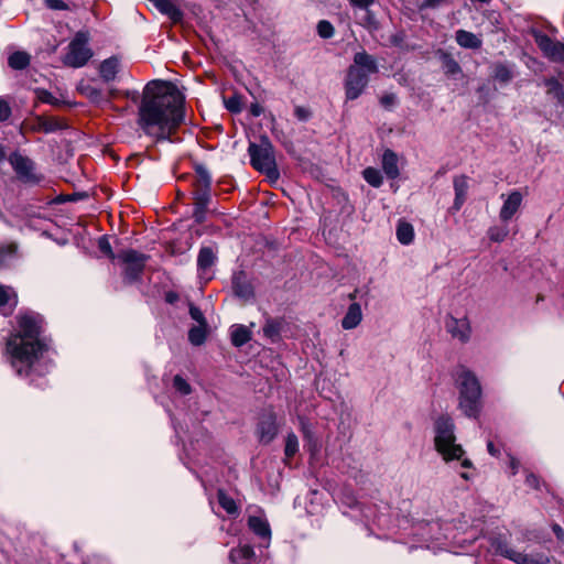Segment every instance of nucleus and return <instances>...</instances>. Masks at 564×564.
Segmentation results:
<instances>
[{
	"mask_svg": "<svg viewBox=\"0 0 564 564\" xmlns=\"http://www.w3.org/2000/svg\"><path fill=\"white\" fill-rule=\"evenodd\" d=\"M184 121V97L171 83L153 80L143 89L137 124L154 142L169 140Z\"/></svg>",
	"mask_w": 564,
	"mask_h": 564,
	"instance_id": "f257e3e1",
	"label": "nucleus"
},
{
	"mask_svg": "<svg viewBox=\"0 0 564 564\" xmlns=\"http://www.w3.org/2000/svg\"><path fill=\"white\" fill-rule=\"evenodd\" d=\"M18 330L12 334L6 344V354L12 369L19 377L30 378L48 373L53 367L50 349L40 335L43 318L34 312L19 314L17 317Z\"/></svg>",
	"mask_w": 564,
	"mask_h": 564,
	"instance_id": "f03ea898",
	"label": "nucleus"
},
{
	"mask_svg": "<svg viewBox=\"0 0 564 564\" xmlns=\"http://www.w3.org/2000/svg\"><path fill=\"white\" fill-rule=\"evenodd\" d=\"M377 72V62L371 55L365 51L356 53L345 80L346 98L357 99L368 85L369 75Z\"/></svg>",
	"mask_w": 564,
	"mask_h": 564,
	"instance_id": "7ed1b4c3",
	"label": "nucleus"
},
{
	"mask_svg": "<svg viewBox=\"0 0 564 564\" xmlns=\"http://www.w3.org/2000/svg\"><path fill=\"white\" fill-rule=\"evenodd\" d=\"M459 408L469 417H475L480 411L481 388L475 375L463 369L458 375Z\"/></svg>",
	"mask_w": 564,
	"mask_h": 564,
	"instance_id": "20e7f679",
	"label": "nucleus"
},
{
	"mask_svg": "<svg viewBox=\"0 0 564 564\" xmlns=\"http://www.w3.org/2000/svg\"><path fill=\"white\" fill-rule=\"evenodd\" d=\"M435 447L443 456L444 460L460 459L464 449L460 445L455 444L454 424L448 416H441L435 423Z\"/></svg>",
	"mask_w": 564,
	"mask_h": 564,
	"instance_id": "39448f33",
	"label": "nucleus"
},
{
	"mask_svg": "<svg viewBox=\"0 0 564 564\" xmlns=\"http://www.w3.org/2000/svg\"><path fill=\"white\" fill-rule=\"evenodd\" d=\"M249 155L251 156V165L264 174L270 182L279 180L280 172L275 161L274 149L267 138L262 139L258 145L249 144Z\"/></svg>",
	"mask_w": 564,
	"mask_h": 564,
	"instance_id": "423d86ee",
	"label": "nucleus"
},
{
	"mask_svg": "<svg viewBox=\"0 0 564 564\" xmlns=\"http://www.w3.org/2000/svg\"><path fill=\"white\" fill-rule=\"evenodd\" d=\"M196 177L194 182V213L193 216L197 223L205 219L207 206L210 200L212 176L204 165H197Z\"/></svg>",
	"mask_w": 564,
	"mask_h": 564,
	"instance_id": "0eeeda50",
	"label": "nucleus"
},
{
	"mask_svg": "<svg viewBox=\"0 0 564 564\" xmlns=\"http://www.w3.org/2000/svg\"><path fill=\"white\" fill-rule=\"evenodd\" d=\"M88 43V33L82 31L77 32L68 44V51L63 58L64 64L74 68H79L86 65L93 56V52Z\"/></svg>",
	"mask_w": 564,
	"mask_h": 564,
	"instance_id": "6e6552de",
	"label": "nucleus"
},
{
	"mask_svg": "<svg viewBox=\"0 0 564 564\" xmlns=\"http://www.w3.org/2000/svg\"><path fill=\"white\" fill-rule=\"evenodd\" d=\"M495 551L506 558L517 564H546L549 557L544 552H519L511 547L507 542L496 540L492 542Z\"/></svg>",
	"mask_w": 564,
	"mask_h": 564,
	"instance_id": "1a4fd4ad",
	"label": "nucleus"
},
{
	"mask_svg": "<svg viewBox=\"0 0 564 564\" xmlns=\"http://www.w3.org/2000/svg\"><path fill=\"white\" fill-rule=\"evenodd\" d=\"M118 258L126 264L124 275L129 281H135L141 275L148 257L135 250L122 251Z\"/></svg>",
	"mask_w": 564,
	"mask_h": 564,
	"instance_id": "9d476101",
	"label": "nucleus"
},
{
	"mask_svg": "<svg viewBox=\"0 0 564 564\" xmlns=\"http://www.w3.org/2000/svg\"><path fill=\"white\" fill-rule=\"evenodd\" d=\"M249 531L252 532L254 546L259 547L260 555L264 556L263 550H267L271 543V528L264 517H249Z\"/></svg>",
	"mask_w": 564,
	"mask_h": 564,
	"instance_id": "9b49d317",
	"label": "nucleus"
},
{
	"mask_svg": "<svg viewBox=\"0 0 564 564\" xmlns=\"http://www.w3.org/2000/svg\"><path fill=\"white\" fill-rule=\"evenodd\" d=\"M216 261V254L210 247L200 248L197 257V271L202 281L208 282L213 279V267Z\"/></svg>",
	"mask_w": 564,
	"mask_h": 564,
	"instance_id": "f8f14e48",
	"label": "nucleus"
},
{
	"mask_svg": "<svg viewBox=\"0 0 564 564\" xmlns=\"http://www.w3.org/2000/svg\"><path fill=\"white\" fill-rule=\"evenodd\" d=\"M535 42L545 56L556 62H564V44L554 42L545 34H538Z\"/></svg>",
	"mask_w": 564,
	"mask_h": 564,
	"instance_id": "ddd939ff",
	"label": "nucleus"
},
{
	"mask_svg": "<svg viewBox=\"0 0 564 564\" xmlns=\"http://www.w3.org/2000/svg\"><path fill=\"white\" fill-rule=\"evenodd\" d=\"M501 198L503 199V204L501 206L499 217L502 221H509L521 207L523 195L519 191L514 189L508 195L502 194Z\"/></svg>",
	"mask_w": 564,
	"mask_h": 564,
	"instance_id": "4468645a",
	"label": "nucleus"
},
{
	"mask_svg": "<svg viewBox=\"0 0 564 564\" xmlns=\"http://www.w3.org/2000/svg\"><path fill=\"white\" fill-rule=\"evenodd\" d=\"M445 327L453 338L462 343H466L470 337V325L466 317L455 318L449 316L446 318Z\"/></svg>",
	"mask_w": 564,
	"mask_h": 564,
	"instance_id": "2eb2a0df",
	"label": "nucleus"
},
{
	"mask_svg": "<svg viewBox=\"0 0 564 564\" xmlns=\"http://www.w3.org/2000/svg\"><path fill=\"white\" fill-rule=\"evenodd\" d=\"M276 431L278 429L274 414L271 412L263 414L258 423L256 432L259 441L263 444L270 443L276 435Z\"/></svg>",
	"mask_w": 564,
	"mask_h": 564,
	"instance_id": "dca6fc26",
	"label": "nucleus"
},
{
	"mask_svg": "<svg viewBox=\"0 0 564 564\" xmlns=\"http://www.w3.org/2000/svg\"><path fill=\"white\" fill-rule=\"evenodd\" d=\"M10 162L21 177L33 181V163L30 159L15 153L11 155Z\"/></svg>",
	"mask_w": 564,
	"mask_h": 564,
	"instance_id": "f3484780",
	"label": "nucleus"
},
{
	"mask_svg": "<svg viewBox=\"0 0 564 564\" xmlns=\"http://www.w3.org/2000/svg\"><path fill=\"white\" fill-rule=\"evenodd\" d=\"M362 319V311L358 303H352L349 305L345 316L341 319V327L344 329H354L356 328Z\"/></svg>",
	"mask_w": 564,
	"mask_h": 564,
	"instance_id": "a211bd4d",
	"label": "nucleus"
},
{
	"mask_svg": "<svg viewBox=\"0 0 564 564\" xmlns=\"http://www.w3.org/2000/svg\"><path fill=\"white\" fill-rule=\"evenodd\" d=\"M455 200L453 208L459 210L466 200L468 192V178L465 175H459L454 178Z\"/></svg>",
	"mask_w": 564,
	"mask_h": 564,
	"instance_id": "6ab92c4d",
	"label": "nucleus"
},
{
	"mask_svg": "<svg viewBox=\"0 0 564 564\" xmlns=\"http://www.w3.org/2000/svg\"><path fill=\"white\" fill-rule=\"evenodd\" d=\"M120 67V61L116 56L105 59L99 66V74L105 82H111L116 78Z\"/></svg>",
	"mask_w": 564,
	"mask_h": 564,
	"instance_id": "aec40b11",
	"label": "nucleus"
},
{
	"mask_svg": "<svg viewBox=\"0 0 564 564\" xmlns=\"http://www.w3.org/2000/svg\"><path fill=\"white\" fill-rule=\"evenodd\" d=\"M151 1L161 13L167 15L173 22L181 21L182 12L171 0H151Z\"/></svg>",
	"mask_w": 564,
	"mask_h": 564,
	"instance_id": "412c9836",
	"label": "nucleus"
},
{
	"mask_svg": "<svg viewBox=\"0 0 564 564\" xmlns=\"http://www.w3.org/2000/svg\"><path fill=\"white\" fill-rule=\"evenodd\" d=\"M217 499L219 507L226 511L228 516L237 517L239 514V507L231 495L227 494L223 489H219L217 492Z\"/></svg>",
	"mask_w": 564,
	"mask_h": 564,
	"instance_id": "4be33fe9",
	"label": "nucleus"
},
{
	"mask_svg": "<svg viewBox=\"0 0 564 564\" xmlns=\"http://www.w3.org/2000/svg\"><path fill=\"white\" fill-rule=\"evenodd\" d=\"M382 169L389 178H397L399 176L398 156L391 150H386L382 155Z\"/></svg>",
	"mask_w": 564,
	"mask_h": 564,
	"instance_id": "5701e85b",
	"label": "nucleus"
},
{
	"mask_svg": "<svg viewBox=\"0 0 564 564\" xmlns=\"http://www.w3.org/2000/svg\"><path fill=\"white\" fill-rule=\"evenodd\" d=\"M456 42L465 48H479L481 46V40L474 33L465 30L456 32Z\"/></svg>",
	"mask_w": 564,
	"mask_h": 564,
	"instance_id": "b1692460",
	"label": "nucleus"
},
{
	"mask_svg": "<svg viewBox=\"0 0 564 564\" xmlns=\"http://www.w3.org/2000/svg\"><path fill=\"white\" fill-rule=\"evenodd\" d=\"M247 560V542L243 538L238 540V547H232L229 552V561L232 564H245Z\"/></svg>",
	"mask_w": 564,
	"mask_h": 564,
	"instance_id": "393cba45",
	"label": "nucleus"
},
{
	"mask_svg": "<svg viewBox=\"0 0 564 564\" xmlns=\"http://www.w3.org/2000/svg\"><path fill=\"white\" fill-rule=\"evenodd\" d=\"M82 93L95 104L110 102V97H106L100 88L93 85H86L82 87Z\"/></svg>",
	"mask_w": 564,
	"mask_h": 564,
	"instance_id": "a878e982",
	"label": "nucleus"
},
{
	"mask_svg": "<svg viewBox=\"0 0 564 564\" xmlns=\"http://www.w3.org/2000/svg\"><path fill=\"white\" fill-rule=\"evenodd\" d=\"M63 128V124L55 118L40 117L34 127L35 130L51 133Z\"/></svg>",
	"mask_w": 564,
	"mask_h": 564,
	"instance_id": "bb28decb",
	"label": "nucleus"
},
{
	"mask_svg": "<svg viewBox=\"0 0 564 564\" xmlns=\"http://www.w3.org/2000/svg\"><path fill=\"white\" fill-rule=\"evenodd\" d=\"M397 238L402 245H409L413 241V226L405 221H400L397 227Z\"/></svg>",
	"mask_w": 564,
	"mask_h": 564,
	"instance_id": "cd10ccee",
	"label": "nucleus"
},
{
	"mask_svg": "<svg viewBox=\"0 0 564 564\" xmlns=\"http://www.w3.org/2000/svg\"><path fill=\"white\" fill-rule=\"evenodd\" d=\"M8 64L13 69H24L30 64V55L25 52L17 51L9 56Z\"/></svg>",
	"mask_w": 564,
	"mask_h": 564,
	"instance_id": "c85d7f7f",
	"label": "nucleus"
},
{
	"mask_svg": "<svg viewBox=\"0 0 564 564\" xmlns=\"http://www.w3.org/2000/svg\"><path fill=\"white\" fill-rule=\"evenodd\" d=\"M207 337V325H197L189 329L188 340L194 346H200L205 343Z\"/></svg>",
	"mask_w": 564,
	"mask_h": 564,
	"instance_id": "c756f323",
	"label": "nucleus"
},
{
	"mask_svg": "<svg viewBox=\"0 0 564 564\" xmlns=\"http://www.w3.org/2000/svg\"><path fill=\"white\" fill-rule=\"evenodd\" d=\"M231 343L236 347H240L247 343V327L240 324L230 327Z\"/></svg>",
	"mask_w": 564,
	"mask_h": 564,
	"instance_id": "7c9ffc66",
	"label": "nucleus"
},
{
	"mask_svg": "<svg viewBox=\"0 0 564 564\" xmlns=\"http://www.w3.org/2000/svg\"><path fill=\"white\" fill-rule=\"evenodd\" d=\"M234 293L241 299L247 296V282L243 271L236 272L232 278Z\"/></svg>",
	"mask_w": 564,
	"mask_h": 564,
	"instance_id": "2f4dec72",
	"label": "nucleus"
},
{
	"mask_svg": "<svg viewBox=\"0 0 564 564\" xmlns=\"http://www.w3.org/2000/svg\"><path fill=\"white\" fill-rule=\"evenodd\" d=\"M224 104L227 110H229L232 113H239L241 112L243 108V98L240 95L232 94L230 96L224 95L223 97Z\"/></svg>",
	"mask_w": 564,
	"mask_h": 564,
	"instance_id": "473e14b6",
	"label": "nucleus"
},
{
	"mask_svg": "<svg viewBox=\"0 0 564 564\" xmlns=\"http://www.w3.org/2000/svg\"><path fill=\"white\" fill-rule=\"evenodd\" d=\"M362 176L368 184L373 187H379L382 184V175L379 170L375 167H367L362 172Z\"/></svg>",
	"mask_w": 564,
	"mask_h": 564,
	"instance_id": "72a5a7b5",
	"label": "nucleus"
},
{
	"mask_svg": "<svg viewBox=\"0 0 564 564\" xmlns=\"http://www.w3.org/2000/svg\"><path fill=\"white\" fill-rule=\"evenodd\" d=\"M299 451V440L295 434L291 433L286 436L284 454L286 459L292 458Z\"/></svg>",
	"mask_w": 564,
	"mask_h": 564,
	"instance_id": "f704fd0d",
	"label": "nucleus"
},
{
	"mask_svg": "<svg viewBox=\"0 0 564 564\" xmlns=\"http://www.w3.org/2000/svg\"><path fill=\"white\" fill-rule=\"evenodd\" d=\"M17 247L13 243H9L0 247V268L6 267L9 260L14 256Z\"/></svg>",
	"mask_w": 564,
	"mask_h": 564,
	"instance_id": "c9c22d12",
	"label": "nucleus"
},
{
	"mask_svg": "<svg viewBox=\"0 0 564 564\" xmlns=\"http://www.w3.org/2000/svg\"><path fill=\"white\" fill-rule=\"evenodd\" d=\"M494 77L500 83H508L512 78V73L506 65L499 64L495 67Z\"/></svg>",
	"mask_w": 564,
	"mask_h": 564,
	"instance_id": "e433bc0d",
	"label": "nucleus"
},
{
	"mask_svg": "<svg viewBox=\"0 0 564 564\" xmlns=\"http://www.w3.org/2000/svg\"><path fill=\"white\" fill-rule=\"evenodd\" d=\"M173 387L182 395H187L192 391L189 383L180 375L174 377Z\"/></svg>",
	"mask_w": 564,
	"mask_h": 564,
	"instance_id": "4c0bfd02",
	"label": "nucleus"
},
{
	"mask_svg": "<svg viewBox=\"0 0 564 564\" xmlns=\"http://www.w3.org/2000/svg\"><path fill=\"white\" fill-rule=\"evenodd\" d=\"M280 329H281L280 322L269 321V322H267V324L263 327V333L267 337L274 340L279 336Z\"/></svg>",
	"mask_w": 564,
	"mask_h": 564,
	"instance_id": "58836bf2",
	"label": "nucleus"
},
{
	"mask_svg": "<svg viewBox=\"0 0 564 564\" xmlns=\"http://www.w3.org/2000/svg\"><path fill=\"white\" fill-rule=\"evenodd\" d=\"M317 32L323 39H329L334 35V26L330 22L322 20L317 24Z\"/></svg>",
	"mask_w": 564,
	"mask_h": 564,
	"instance_id": "ea45409f",
	"label": "nucleus"
},
{
	"mask_svg": "<svg viewBox=\"0 0 564 564\" xmlns=\"http://www.w3.org/2000/svg\"><path fill=\"white\" fill-rule=\"evenodd\" d=\"M507 236H508V229H506V228L491 227L488 230L489 239L495 242L503 241Z\"/></svg>",
	"mask_w": 564,
	"mask_h": 564,
	"instance_id": "a19ab883",
	"label": "nucleus"
},
{
	"mask_svg": "<svg viewBox=\"0 0 564 564\" xmlns=\"http://www.w3.org/2000/svg\"><path fill=\"white\" fill-rule=\"evenodd\" d=\"M99 250L111 259H115L110 242L107 237L102 236L98 240Z\"/></svg>",
	"mask_w": 564,
	"mask_h": 564,
	"instance_id": "79ce46f5",
	"label": "nucleus"
},
{
	"mask_svg": "<svg viewBox=\"0 0 564 564\" xmlns=\"http://www.w3.org/2000/svg\"><path fill=\"white\" fill-rule=\"evenodd\" d=\"M11 295L15 297V294L13 293L12 289L0 285V307H3L7 304H9Z\"/></svg>",
	"mask_w": 564,
	"mask_h": 564,
	"instance_id": "37998d69",
	"label": "nucleus"
},
{
	"mask_svg": "<svg viewBox=\"0 0 564 564\" xmlns=\"http://www.w3.org/2000/svg\"><path fill=\"white\" fill-rule=\"evenodd\" d=\"M189 315L198 325H207L203 312L195 305L189 306Z\"/></svg>",
	"mask_w": 564,
	"mask_h": 564,
	"instance_id": "c03bdc74",
	"label": "nucleus"
},
{
	"mask_svg": "<svg viewBox=\"0 0 564 564\" xmlns=\"http://www.w3.org/2000/svg\"><path fill=\"white\" fill-rule=\"evenodd\" d=\"M11 115V109L8 102L0 98V121L7 120Z\"/></svg>",
	"mask_w": 564,
	"mask_h": 564,
	"instance_id": "a18cd8bd",
	"label": "nucleus"
},
{
	"mask_svg": "<svg viewBox=\"0 0 564 564\" xmlns=\"http://www.w3.org/2000/svg\"><path fill=\"white\" fill-rule=\"evenodd\" d=\"M348 1L352 7L359 8V9H367L375 2V0H348Z\"/></svg>",
	"mask_w": 564,
	"mask_h": 564,
	"instance_id": "49530a36",
	"label": "nucleus"
},
{
	"mask_svg": "<svg viewBox=\"0 0 564 564\" xmlns=\"http://www.w3.org/2000/svg\"><path fill=\"white\" fill-rule=\"evenodd\" d=\"M380 101L384 107H391L395 102V96L393 94H386L380 98Z\"/></svg>",
	"mask_w": 564,
	"mask_h": 564,
	"instance_id": "de8ad7c7",
	"label": "nucleus"
},
{
	"mask_svg": "<svg viewBox=\"0 0 564 564\" xmlns=\"http://www.w3.org/2000/svg\"><path fill=\"white\" fill-rule=\"evenodd\" d=\"M525 482L528 484V486L535 488V489L539 488V484H540L539 478L533 474L527 475Z\"/></svg>",
	"mask_w": 564,
	"mask_h": 564,
	"instance_id": "09e8293b",
	"label": "nucleus"
},
{
	"mask_svg": "<svg viewBox=\"0 0 564 564\" xmlns=\"http://www.w3.org/2000/svg\"><path fill=\"white\" fill-rule=\"evenodd\" d=\"M46 3L51 9L55 10H62L66 7L62 0H46Z\"/></svg>",
	"mask_w": 564,
	"mask_h": 564,
	"instance_id": "8fccbe9b",
	"label": "nucleus"
},
{
	"mask_svg": "<svg viewBox=\"0 0 564 564\" xmlns=\"http://www.w3.org/2000/svg\"><path fill=\"white\" fill-rule=\"evenodd\" d=\"M249 111L253 115V116H260L261 113H263L264 109L262 106H260L259 104H252L250 107H249Z\"/></svg>",
	"mask_w": 564,
	"mask_h": 564,
	"instance_id": "3c124183",
	"label": "nucleus"
},
{
	"mask_svg": "<svg viewBox=\"0 0 564 564\" xmlns=\"http://www.w3.org/2000/svg\"><path fill=\"white\" fill-rule=\"evenodd\" d=\"M487 449H488L489 454L492 456H499V454H500V449L498 447H496V445L491 441H489L487 443Z\"/></svg>",
	"mask_w": 564,
	"mask_h": 564,
	"instance_id": "603ef678",
	"label": "nucleus"
},
{
	"mask_svg": "<svg viewBox=\"0 0 564 564\" xmlns=\"http://www.w3.org/2000/svg\"><path fill=\"white\" fill-rule=\"evenodd\" d=\"M520 463L514 457H510V469L511 474L516 475L518 473Z\"/></svg>",
	"mask_w": 564,
	"mask_h": 564,
	"instance_id": "864d4df0",
	"label": "nucleus"
},
{
	"mask_svg": "<svg viewBox=\"0 0 564 564\" xmlns=\"http://www.w3.org/2000/svg\"><path fill=\"white\" fill-rule=\"evenodd\" d=\"M442 0H424V2L421 4V9L425 8H434L436 7Z\"/></svg>",
	"mask_w": 564,
	"mask_h": 564,
	"instance_id": "5fc2aeb1",
	"label": "nucleus"
},
{
	"mask_svg": "<svg viewBox=\"0 0 564 564\" xmlns=\"http://www.w3.org/2000/svg\"><path fill=\"white\" fill-rule=\"evenodd\" d=\"M447 67H448V72L451 73H456L459 70V66L456 62L454 61H451L448 64H447Z\"/></svg>",
	"mask_w": 564,
	"mask_h": 564,
	"instance_id": "6e6d98bb",
	"label": "nucleus"
},
{
	"mask_svg": "<svg viewBox=\"0 0 564 564\" xmlns=\"http://www.w3.org/2000/svg\"><path fill=\"white\" fill-rule=\"evenodd\" d=\"M553 531L555 532V534H556V536L558 539H563L564 538V532H563L562 528L558 524H554L553 525Z\"/></svg>",
	"mask_w": 564,
	"mask_h": 564,
	"instance_id": "4d7b16f0",
	"label": "nucleus"
},
{
	"mask_svg": "<svg viewBox=\"0 0 564 564\" xmlns=\"http://www.w3.org/2000/svg\"><path fill=\"white\" fill-rule=\"evenodd\" d=\"M41 99H42L44 102L53 104V98H52V96H51L48 93H43V94L41 95Z\"/></svg>",
	"mask_w": 564,
	"mask_h": 564,
	"instance_id": "13d9d810",
	"label": "nucleus"
},
{
	"mask_svg": "<svg viewBox=\"0 0 564 564\" xmlns=\"http://www.w3.org/2000/svg\"><path fill=\"white\" fill-rule=\"evenodd\" d=\"M176 300H177V294L176 293L170 292V293L166 294V301L169 303H174Z\"/></svg>",
	"mask_w": 564,
	"mask_h": 564,
	"instance_id": "bf43d9fd",
	"label": "nucleus"
},
{
	"mask_svg": "<svg viewBox=\"0 0 564 564\" xmlns=\"http://www.w3.org/2000/svg\"><path fill=\"white\" fill-rule=\"evenodd\" d=\"M174 430H175L176 437L184 443V438L182 436V431L176 425H174Z\"/></svg>",
	"mask_w": 564,
	"mask_h": 564,
	"instance_id": "052dcab7",
	"label": "nucleus"
},
{
	"mask_svg": "<svg viewBox=\"0 0 564 564\" xmlns=\"http://www.w3.org/2000/svg\"><path fill=\"white\" fill-rule=\"evenodd\" d=\"M462 466H463L464 468H470V467H471V462H470L469 459L465 458V459H463V462H462Z\"/></svg>",
	"mask_w": 564,
	"mask_h": 564,
	"instance_id": "680f3d73",
	"label": "nucleus"
},
{
	"mask_svg": "<svg viewBox=\"0 0 564 564\" xmlns=\"http://www.w3.org/2000/svg\"><path fill=\"white\" fill-rule=\"evenodd\" d=\"M296 115L300 119H305V115L302 108H296Z\"/></svg>",
	"mask_w": 564,
	"mask_h": 564,
	"instance_id": "e2e57ef3",
	"label": "nucleus"
},
{
	"mask_svg": "<svg viewBox=\"0 0 564 564\" xmlns=\"http://www.w3.org/2000/svg\"><path fill=\"white\" fill-rule=\"evenodd\" d=\"M356 297H357V291H354V292L348 294V299L351 300V301H355Z\"/></svg>",
	"mask_w": 564,
	"mask_h": 564,
	"instance_id": "0e129e2a",
	"label": "nucleus"
},
{
	"mask_svg": "<svg viewBox=\"0 0 564 564\" xmlns=\"http://www.w3.org/2000/svg\"><path fill=\"white\" fill-rule=\"evenodd\" d=\"M460 476L466 480L470 478V476L467 473H462Z\"/></svg>",
	"mask_w": 564,
	"mask_h": 564,
	"instance_id": "69168bd1",
	"label": "nucleus"
},
{
	"mask_svg": "<svg viewBox=\"0 0 564 564\" xmlns=\"http://www.w3.org/2000/svg\"><path fill=\"white\" fill-rule=\"evenodd\" d=\"M253 555V552L249 549V554H248V557H249V564L251 563V557Z\"/></svg>",
	"mask_w": 564,
	"mask_h": 564,
	"instance_id": "338daca9",
	"label": "nucleus"
},
{
	"mask_svg": "<svg viewBox=\"0 0 564 564\" xmlns=\"http://www.w3.org/2000/svg\"><path fill=\"white\" fill-rule=\"evenodd\" d=\"M4 158V153L2 151V149H0V160H2Z\"/></svg>",
	"mask_w": 564,
	"mask_h": 564,
	"instance_id": "774afa93",
	"label": "nucleus"
}]
</instances>
